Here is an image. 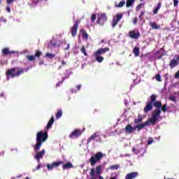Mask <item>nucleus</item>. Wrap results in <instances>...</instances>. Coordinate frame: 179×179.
I'll use <instances>...</instances> for the list:
<instances>
[{
	"label": "nucleus",
	"instance_id": "1",
	"mask_svg": "<svg viewBox=\"0 0 179 179\" xmlns=\"http://www.w3.org/2000/svg\"><path fill=\"white\" fill-rule=\"evenodd\" d=\"M160 114H162V110H160V109L154 110L152 113V117L141 124H137L136 126V129H137V131H141L145 127H149V125H156V124L160 121L159 118H162Z\"/></svg>",
	"mask_w": 179,
	"mask_h": 179
},
{
	"label": "nucleus",
	"instance_id": "2",
	"mask_svg": "<svg viewBox=\"0 0 179 179\" xmlns=\"http://www.w3.org/2000/svg\"><path fill=\"white\" fill-rule=\"evenodd\" d=\"M150 100L147 102V104L143 109L145 114H148L149 111H152L153 109V106L156 108V110H160V107H162V101H156V99H157V96H156V94H152L150 96Z\"/></svg>",
	"mask_w": 179,
	"mask_h": 179
},
{
	"label": "nucleus",
	"instance_id": "3",
	"mask_svg": "<svg viewBox=\"0 0 179 179\" xmlns=\"http://www.w3.org/2000/svg\"><path fill=\"white\" fill-rule=\"evenodd\" d=\"M48 139V133L47 131L43 132L42 131H38L36 134V143L34 145V152H38L40 148L43 145V143Z\"/></svg>",
	"mask_w": 179,
	"mask_h": 179
},
{
	"label": "nucleus",
	"instance_id": "4",
	"mask_svg": "<svg viewBox=\"0 0 179 179\" xmlns=\"http://www.w3.org/2000/svg\"><path fill=\"white\" fill-rule=\"evenodd\" d=\"M23 73H24V69H20L19 67L8 69L6 71L8 80H9V77L17 78V76H20V75H23Z\"/></svg>",
	"mask_w": 179,
	"mask_h": 179
},
{
	"label": "nucleus",
	"instance_id": "5",
	"mask_svg": "<svg viewBox=\"0 0 179 179\" xmlns=\"http://www.w3.org/2000/svg\"><path fill=\"white\" fill-rule=\"evenodd\" d=\"M103 157H104V154L101 152H98L90 157L89 162L91 166H96V164L99 163Z\"/></svg>",
	"mask_w": 179,
	"mask_h": 179
},
{
	"label": "nucleus",
	"instance_id": "6",
	"mask_svg": "<svg viewBox=\"0 0 179 179\" xmlns=\"http://www.w3.org/2000/svg\"><path fill=\"white\" fill-rule=\"evenodd\" d=\"M107 19L108 17L106 13H101L98 15L96 23L97 24H100V26H103L105 22H107Z\"/></svg>",
	"mask_w": 179,
	"mask_h": 179
},
{
	"label": "nucleus",
	"instance_id": "7",
	"mask_svg": "<svg viewBox=\"0 0 179 179\" xmlns=\"http://www.w3.org/2000/svg\"><path fill=\"white\" fill-rule=\"evenodd\" d=\"M78 29H79V21L77 20L74 23L73 26L71 28L72 37H76V35L78 34Z\"/></svg>",
	"mask_w": 179,
	"mask_h": 179
},
{
	"label": "nucleus",
	"instance_id": "8",
	"mask_svg": "<svg viewBox=\"0 0 179 179\" xmlns=\"http://www.w3.org/2000/svg\"><path fill=\"white\" fill-rule=\"evenodd\" d=\"M129 36L134 40H138L141 37V32L138 30H131L129 32Z\"/></svg>",
	"mask_w": 179,
	"mask_h": 179
},
{
	"label": "nucleus",
	"instance_id": "9",
	"mask_svg": "<svg viewBox=\"0 0 179 179\" xmlns=\"http://www.w3.org/2000/svg\"><path fill=\"white\" fill-rule=\"evenodd\" d=\"M60 164H64V162L59 161V162H54L52 164H47V169L48 170H54L55 167H59Z\"/></svg>",
	"mask_w": 179,
	"mask_h": 179
},
{
	"label": "nucleus",
	"instance_id": "10",
	"mask_svg": "<svg viewBox=\"0 0 179 179\" xmlns=\"http://www.w3.org/2000/svg\"><path fill=\"white\" fill-rule=\"evenodd\" d=\"M44 155H45V150H42L41 151L36 152L34 159L37 160L38 163H40V159H43Z\"/></svg>",
	"mask_w": 179,
	"mask_h": 179
},
{
	"label": "nucleus",
	"instance_id": "11",
	"mask_svg": "<svg viewBox=\"0 0 179 179\" xmlns=\"http://www.w3.org/2000/svg\"><path fill=\"white\" fill-rule=\"evenodd\" d=\"M108 51H110V48H99L94 52V55H101Z\"/></svg>",
	"mask_w": 179,
	"mask_h": 179
},
{
	"label": "nucleus",
	"instance_id": "12",
	"mask_svg": "<svg viewBox=\"0 0 179 179\" xmlns=\"http://www.w3.org/2000/svg\"><path fill=\"white\" fill-rule=\"evenodd\" d=\"M179 62V56L176 59H171L169 62V66L171 69H173V68H176L177 65H178Z\"/></svg>",
	"mask_w": 179,
	"mask_h": 179
},
{
	"label": "nucleus",
	"instance_id": "13",
	"mask_svg": "<svg viewBox=\"0 0 179 179\" xmlns=\"http://www.w3.org/2000/svg\"><path fill=\"white\" fill-rule=\"evenodd\" d=\"M124 131H125L126 134H132V132H134V131H136V127H132L131 124H128L126 126Z\"/></svg>",
	"mask_w": 179,
	"mask_h": 179
},
{
	"label": "nucleus",
	"instance_id": "14",
	"mask_svg": "<svg viewBox=\"0 0 179 179\" xmlns=\"http://www.w3.org/2000/svg\"><path fill=\"white\" fill-rule=\"evenodd\" d=\"M81 135H82V130L76 129L69 135V138H73V136H76V138H78V136H80Z\"/></svg>",
	"mask_w": 179,
	"mask_h": 179
},
{
	"label": "nucleus",
	"instance_id": "15",
	"mask_svg": "<svg viewBox=\"0 0 179 179\" xmlns=\"http://www.w3.org/2000/svg\"><path fill=\"white\" fill-rule=\"evenodd\" d=\"M139 176L138 172H131L125 176V179H135Z\"/></svg>",
	"mask_w": 179,
	"mask_h": 179
},
{
	"label": "nucleus",
	"instance_id": "16",
	"mask_svg": "<svg viewBox=\"0 0 179 179\" xmlns=\"http://www.w3.org/2000/svg\"><path fill=\"white\" fill-rule=\"evenodd\" d=\"M80 32L82 34L83 38H85V40H89V34L85 30V29H82L80 30Z\"/></svg>",
	"mask_w": 179,
	"mask_h": 179
},
{
	"label": "nucleus",
	"instance_id": "17",
	"mask_svg": "<svg viewBox=\"0 0 179 179\" xmlns=\"http://www.w3.org/2000/svg\"><path fill=\"white\" fill-rule=\"evenodd\" d=\"M54 121H55L54 116H52L50 120L48 121V124H47V129H50L52 128Z\"/></svg>",
	"mask_w": 179,
	"mask_h": 179
},
{
	"label": "nucleus",
	"instance_id": "18",
	"mask_svg": "<svg viewBox=\"0 0 179 179\" xmlns=\"http://www.w3.org/2000/svg\"><path fill=\"white\" fill-rule=\"evenodd\" d=\"M15 51L9 50V48H6L2 50V55H8L9 54H14Z\"/></svg>",
	"mask_w": 179,
	"mask_h": 179
},
{
	"label": "nucleus",
	"instance_id": "19",
	"mask_svg": "<svg viewBox=\"0 0 179 179\" xmlns=\"http://www.w3.org/2000/svg\"><path fill=\"white\" fill-rule=\"evenodd\" d=\"M73 164L70 162H67L66 164L62 166L63 170H68V169H73Z\"/></svg>",
	"mask_w": 179,
	"mask_h": 179
},
{
	"label": "nucleus",
	"instance_id": "20",
	"mask_svg": "<svg viewBox=\"0 0 179 179\" xmlns=\"http://www.w3.org/2000/svg\"><path fill=\"white\" fill-rule=\"evenodd\" d=\"M160 8H162V2H159L157 3V7L155 8V9L153 10V13L154 15H157V13L159 12V10H160Z\"/></svg>",
	"mask_w": 179,
	"mask_h": 179
},
{
	"label": "nucleus",
	"instance_id": "21",
	"mask_svg": "<svg viewBox=\"0 0 179 179\" xmlns=\"http://www.w3.org/2000/svg\"><path fill=\"white\" fill-rule=\"evenodd\" d=\"M150 26L152 29H155V30H159L160 29V25H157L156 22H150Z\"/></svg>",
	"mask_w": 179,
	"mask_h": 179
},
{
	"label": "nucleus",
	"instance_id": "22",
	"mask_svg": "<svg viewBox=\"0 0 179 179\" xmlns=\"http://www.w3.org/2000/svg\"><path fill=\"white\" fill-rule=\"evenodd\" d=\"M138 119L134 120V124H140V122H142V121H143V117H142V115L138 114Z\"/></svg>",
	"mask_w": 179,
	"mask_h": 179
},
{
	"label": "nucleus",
	"instance_id": "23",
	"mask_svg": "<svg viewBox=\"0 0 179 179\" xmlns=\"http://www.w3.org/2000/svg\"><path fill=\"white\" fill-rule=\"evenodd\" d=\"M140 50L139 48L136 46L133 49V53L134 54L135 57H138L139 55Z\"/></svg>",
	"mask_w": 179,
	"mask_h": 179
},
{
	"label": "nucleus",
	"instance_id": "24",
	"mask_svg": "<svg viewBox=\"0 0 179 179\" xmlns=\"http://www.w3.org/2000/svg\"><path fill=\"white\" fill-rule=\"evenodd\" d=\"M50 44L51 47H60V45L58 43V42L54 39L50 41Z\"/></svg>",
	"mask_w": 179,
	"mask_h": 179
},
{
	"label": "nucleus",
	"instance_id": "25",
	"mask_svg": "<svg viewBox=\"0 0 179 179\" xmlns=\"http://www.w3.org/2000/svg\"><path fill=\"white\" fill-rule=\"evenodd\" d=\"M125 3H126L125 1L123 0L120 1L119 3H115V8H122V6H125Z\"/></svg>",
	"mask_w": 179,
	"mask_h": 179
},
{
	"label": "nucleus",
	"instance_id": "26",
	"mask_svg": "<svg viewBox=\"0 0 179 179\" xmlns=\"http://www.w3.org/2000/svg\"><path fill=\"white\" fill-rule=\"evenodd\" d=\"M95 57V59L96 61H97V62H103V61H104V57H103L102 56H100L99 55H94Z\"/></svg>",
	"mask_w": 179,
	"mask_h": 179
},
{
	"label": "nucleus",
	"instance_id": "27",
	"mask_svg": "<svg viewBox=\"0 0 179 179\" xmlns=\"http://www.w3.org/2000/svg\"><path fill=\"white\" fill-rule=\"evenodd\" d=\"M134 2H135V0H127V3H126L127 8H131V6L134 5Z\"/></svg>",
	"mask_w": 179,
	"mask_h": 179
},
{
	"label": "nucleus",
	"instance_id": "28",
	"mask_svg": "<svg viewBox=\"0 0 179 179\" xmlns=\"http://www.w3.org/2000/svg\"><path fill=\"white\" fill-rule=\"evenodd\" d=\"M97 136H99V134H97V133H94V134H92L88 139V143H90L91 141L96 139Z\"/></svg>",
	"mask_w": 179,
	"mask_h": 179
},
{
	"label": "nucleus",
	"instance_id": "29",
	"mask_svg": "<svg viewBox=\"0 0 179 179\" xmlns=\"http://www.w3.org/2000/svg\"><path fill=\"white\" fill-rule=\"evenodd\" d=\"M122 13H117L115 15V20H117V22H120V20H121V19H122Z\"/></svg>",
	"mask_w": 179,
	"mask_h": 179
},
{
	"label": "nucleus",
	"instance_id": "30",
	"mask_svg": "<svg viewBox=\"0 0 179 179\" xmlns=\"http://www.w3.org/2000/svg\"><path fill=\"white\" fill-rule=\"evenodd\" d=\"M62 117V110H59L56 113V120H59Z\"/></svg>",
	"mask_w": 179,
	"mask_h": 179
},
{
	"label": "nucleus",
	"instance_id": "31",
	"mask_svg": "<svg viewBox=\"0 0 179 179\" xmlns=\"http://www.w3.org/2000/svg\"><path fill=\"white\" fill-rule=\"evenodd\" d=\"M162 110V111H163V113H166L167 111V104H164L163 106H162V102H161V107L159 108V110Z\"/></svg>",
	"mask_w": 179,
	"mask_h": 179
},
{
	"label": "nucleus",
	"instance_id": "32",
	"mask_svg": "<svg viewBox=\"0 0 179 179\" xmlns=\"http://www.w3.org/2000/svg\"><path fill=\"white\" fill-rule=\"evenodd\" d=\"M45 57H47L48 58H50V59H52V58H55V54L48 52L45 54Z\"/></svg>",
	"mask_w": 179,
	"mask_h": 179
},
{
	"label": "nucleus",
	"instance_id": "33",
	"mask_svg": "<svg viewBox=\"0 0 179 179\" xmlns=\"http://www.w3.org/2000/svg\"><path fill=\"white\" fill-rule=\"evenodd\" d=\"M41 55H43V52H41L40 50H36L34 57L36 58H40Z\"/></svg>",
	"mask_w": 179,
	"mask_h": 179
},
{
	"label": "nucleus",
	"instance_id": "34",
	"mask_svg": "<svg viewBox=\"0 0 179 179\" xmlns=\"http://www.w3.org/2000/svg\"><path fill=\"white\" fill-rule=\"evenodd\" d=\"M143 16H145V10L141 11L138 16L140 22H142V20H143Z\"/></svg>",
	"mask_w": 179,
	"mask_h": 179
},
{
	"label": "nucleus",
	"instance_id": "35",
	"mask_svg": "<svg viewBox=\"0 0 179 179\" xmlns=\"http://www.w3.org/2000/svg\"><path fill=\"white\" fill-rule=\"evenodd\" d=\"M27 58L29 61H35L36 60V57L34 55H27Z\"/></svg>",
	"mask_w": 179,
	"mask_h": 179
},
{
	"label": "nucleus",
	"instance_id": "36",
	"mask_svg": "<svg viewBox=\"0 0 179 179\" xmlns=\"http://www.w3.org/2000/svg\"><path fill=\"white\" fill-rule=\"evenodd\" d=\"M119 21H117V20H115V18L113 19L112 21V27H115V26H117L118 24Z\"/></svg>",
	"mask_w": 179,
	"mask_h": 179
},
{
	"label": "nucleus",
	"instance_id": "37",
	"mask_svg": "<svg viewBox=\"0 0 179 179\" xmlns=\"http://www.w3.org/2000/svg\"><path fill=\"white\" fill-rule=\"evenodd\" d=\"M81 52H83L85 57H87V52H86V48H85V46L81 48Z\"/></svg>",
	"mask_w": 179,
	"mask_h": 179
},
{
	"label": "nucleus",
	"instance_id": "38",
	"mask_svg": "<svg viewBox=\"0 0 179 179\" xmlns=\"http://www.w3.org/2000/svg\"><path fill=\"white\" fill-rule=\"evenodd\" d=\"M155 79L157 82H162V76H160V74H157L155 76Z\"/></svg>",
	"mask_w": 179,
	"mask_h": 179
},
{
	"label": "nucleus",
	"instance_id": "39",
	"mask_svg": "<svg viewBox=\"0 0 179 179\" xmlns=\"http://www.w3.org/2000/svg\"><path fill=\"white\" fill-rule=\"evenodd\" d=\"M169 99L171 100V101H173V103H177V99L174 96H169Z\"/></svg>",
	"mask_w": 179,
	"mask_h": 179
},
{
	"label": "nucleus",
	"instance_id": "40",
	"mask_svg": "<svg viewBox=\"0 0 179 179\" xmlns=\"http://www.w3.org/2000/svg\"><path fill=\"white\" fill-rule=\"evenodd\" d=\"M142 6H143V3H140L139 5H138L136 8V10L138 12L139 10H141V9H142Z\"/></svg>",
	"mask_w": 179,
	"mask_h": 179
},
{
	"label": "nucleus",
	"instance_id": "41",
	"mask_svg": "<svg viewBox=\"0 0 179 179\" xmlns=\"http://www.w3.org/2000/svg\"><path fill=\"white\" fill-rule=\"evenodd\" d=\"M132 152H134V153H135V155H138V153H139V152H141V150H137L135 147H134L132 148Z\"/></svg>",
	"mask_w": 179,
	"mask_h": 179
},
{
	"label": "nucleus",
	"instance_id": "42",
	"mask_svg": "<svg viewBox=\"0 0 179 179\" xmlns=\"http://www.w3.org/2000/svg\"><path fill=\"white\" fill-rule=\"evenodd\" d=\"M110 169V170H118V165H112Z\"/></svg>",
	"mask_w": 179,
	"mask_h": 179
},
{
	"label": "nucleus",
	"instance_id": "43",
	"mask_svg": "<svg viewBox=\"0 0 179 179\" xmlns=\"http://www.w3.org/2000/svg\"><path fill=\"white\" fill-rule=\"evenodd\" d=\"M96 20V14H92L91 15V22H94Z\"/></svg>",
	"mask_w": 179,
	"mask_h": 179
},
{
	"label": "nucleus",
	"instance_id": "44",
	"mask_svg": "<svg viewBox=\"0 0 179 179\" xmlns=\"http://www.w3.org/2000/svg\"><path fill=\"white\" fill-rule=\"evenodd\" d=\"M7 5H10L11 3H13L15 2V0H6Z\"/></svg>",
	"mask_w": 179,
	"mask_h": 179
},
{
	"label": "nucleus",
	"instance_id": "45",
	"mask_svg": "<svg viewBox=\"0 0 179 179\" xmlns=\"http://www.w3.org/2000/svg\"><path fill=\"white\" fill-rule=\"evenodd\" d=\"M137 23H138V17L133 18V24H137Z\"/></svg>",
	"mask_w": 179,
	"mask_h": 179
},
{
	"label": "nucleus",
	"instance_id": "46",
	"mask_svg": "<svg viewBox=\"0 0 179 179\" xmlns=\"http://www.w3.org/2000/svg\"><path fill=\"white\" fill-rule=\"evenodd\" d=\"M64 80H65V78H63L62 81L59 82L56 86L57 87H58V86H59L60 85H62V83H64Z\"/></svg>",
	"mask_w": 179,
	"mask_h": 179
},
{
	"label": "nucleus",
	"instance_id": "47",
	"mask_svg": "<svg viewBox=\"0 0 179 179\" xmlns=\"http://www.w3.org/2000/svg\"><path fill=\"white\" fill-rule=\"evenodd\" d=\"M174 78H176V79H179V69H178V71L176 73Z\"/></svg>",
	"mask_w": 179,
	"mask_h": 179
},
{
	"label": "nucleus",
	"instance_id": "48",
	"mask_svg": "<svg viewBox=\"0 0 179 179\" xmlns=\"http://www.w3.org/2000/svg\"><path fill=\"white\" fill-rule=\"evenodd\" d=\"M173 6H178V0H173Z\"/></svg>",
	"mask_w": 179,
	"mask_h": 179
},
{
	"label": "nucleus",
	"instance_id": "49",
	"mask_svg": "<svg viewBox=\"0 0 179 179\" xmlns=\"http://www.w3.org/2000/svg\"><path fill=\"white\" fill-rule=\"evenodd\" d=\"M153 143V139H150L148 141L147 145H152Z\"/></svg>",
	"mask_w": 179,
	"mask_h": 179
},
{
	"label": "nucleus",
	"instance_id": "50",
	"mask_svg": "<svg viewBox=\"0 0 179 179\" xmlns=\"http://www.w3.org/2000/svg\"><path fill=\"white\" fill-rule=\"evenodd\" d=\"M3 156H5V152L0 151V157H3Z\"/></svg>",
	"mask_w": 179,
	"mask_h": 179
},
{
	"label": "nucleus",
	"instance_id": "51",
	"mask_svg": "<svg viewBox=\"0 0 179 179\" xmlns=\"http://www.w3.org/2000/svg\"><path fill=\"white\" fill-rule=\"evenodd\" d=\"M40 169H41V164L39 163L36 166V170H40Z\"/></svg>",
	"mask_w": 179,
	"mask_h": 179
},
{
	"label": "nucleus",
	"instance_id": "52",
	"mask_svg": "<svg viewBox=\"0 0 179 179\" xmlns=\"http://www.w3.org/2000/svg\"><path fill=\"white\" fill-rule=\"evenodd\" d=\"M65 65H66V62H65V60H62V66H65Z\"/></svg>",
	"mask_w": 179,
	"mask_h": 179
},
{
	"label": "nucleus",
	"instance_id": "53",
	"mask_svg": "<svg viewBox=\"0 0 179 179\" xmlns=\"http://www.w3.org/2000/svg\"><path fill=\"white\" fill-rule=\"evenodd\" d=\"M76 87H77L78 90L79 91V90H80V89L82 87V85H78L76 86Z\"/></svg>",
	"mask_w": 179,
	"mask_h": 179
},
{
	"label": "nucleus",
	"instance_id": "54",
	"mask_svg": "<svg viewBox=\"0 0 179 179\" xmlns=\"http://www.w3.org/2000/svg\"><path fill=\"white\" fill-rule=\"evenodd\" d=\"M6 10H7V12H8L9 13H10V7H6Z\"/></svg>",
	"mask_w": 179,
	"mask_h": 179
},
{
	"label": "nucleus",
	"instance_id": "55",
	"mask_svg": "<svg viewBox=\"0 0 179 179\" xmlns=\"http://www.w3.org/2000/svg\"><path fill=\"white\" fill-rule=\"evenodd\" d=\"M175 44H176V45H179V39L176 40Z\"/></svg>",
	"mask_w": 179,
	"mask_h": 179
},
{
	"label": "nucleus",
	"instance_id": "56",
	"mask_svg": "<svg viewBox=\"0 0 179 179\" xmlns=\"http://www.w3.org/2000/svg\"><path fill=\"white\" fill-rule=\"evenodd\" d=\"M110 179H117V178H115V177H112V178H110Z\"/></svg>",
	"mask_w": 179,
	"mask_h": 179
},
{
	"label": "nucleus",
	"instance_id": "57",
	"mask_svg": "<svg viewBox=\"0 0 179 179\" xmlns=\"http://www.w3.org/2000/svg\"><path fill=\"white\" fill-rule=\"evenodd\" d=\"M20 177H22V175H20V176H18V178H20Z\"/></svg>",
	"mask_w": 179,
	"mask_h": 179
},
{
	"label": "nucleus",
	"instance_id": "58",
	"mask_svg": "<svg viewBox=\"0 0 179 179\" xmlns=\"http://www.w3.org/2000/svg\"><path fill=\"white\" fill-rule=\"evenodd\" d=\"M3 97V94H0V97Z\"/></svg>",
	"mask_w": 179,
	"mask_h": 179
},
{
	"label": "nucleus",
	"instance_id": "59",
	"mask_svg": "<svg viewBox=\"0 0 179 179\" xmlns=\"http://www.w3.org/2000/svg\"><path fill=\"white\" fill-rule=\"evenodd\" d=\"M162 55H160V56L159 57V59H160L162 58Z\"/></svg>",
	"mask_w": 179,
	"mask_h": 179
},
{
	"label": "nucleus",
	"instance_id": "60",
	"mask_svg": "<svg viewBox=\"0 0 179 179\" xmlns=\"http://www.w3.org/2000/svg\"><path fill=\"white\" fill-rule=\"evenodd\" d=\"M40 64H44V62H40Z\"/></svg>",
	"mask_w": 179,
	"mask_h": 179
},
{
	"label": "nucleus",
	"instance_id": "61",
	"mask_svg": "<svg viewBox=\"0 0 179 179\" xmlns=\"http://www.w3.org/2000/svg\"><path fill=\"white\" fill-rule=\"evenodd\" d=\"M25 179H30V178H29V177H27Z\"/></svg>",
	"mask_w": 179,
	"mask_h": 179
},
{
	"label": "nucleus",
	"instance_id": "62",
	"mask_svg": "<svg viewBox=\"0 0 179 179\" xmlns=\"http://www.w3.org/2000/svg\"><path fill=\"white\" fill-rule=\"evenodd\" d=\"M62 66H59V69H61Z\"/></svg>",
	"mask_w": 179,
	"mask_h": 179
},
{
	"label": "nucleus",
	"instance_id": "63",
	"mask_svg": "<svg viewBox=\"0 0 179 179\" xmlns=\"http://www.w3.org/2000/svg\"><path fill=\"white\" fill-rule=\"evenodd\" d=\"M140 1H143V0H140Z\"/></svg>",
	"mask_w": 179,
	"mask_h": 179
},
{
	"label": "nucleus",
	"instance_id": "64",
	"mask_svg": "<svg viewBox=\"0 0 179 179\" xmlns=\"http://www.w3.org/2000/svg\"><path fill=\"white\" fill-rule=\"evenodd\" d=\"M0 3H1V0H0Z\"/></svg>",
	"mask_w": 179,
	"mask_h": 179
}]
</instances>
